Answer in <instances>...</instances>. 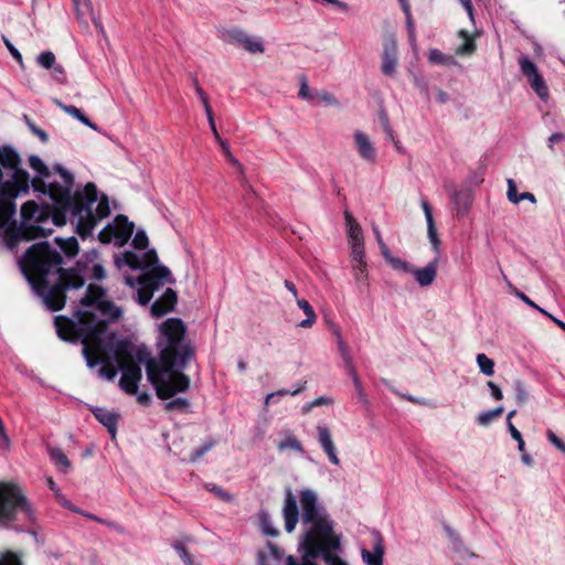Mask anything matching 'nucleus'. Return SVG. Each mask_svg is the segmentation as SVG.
<instances>
[{
  "mask_svg": "<svg viewBox=\"0 0 565 565\" xmlns=\"http://www.w3.org/2000/svg\"><path fill=\"white\" fill-rule=\"evenodd\" d=\"M451 200L454 204L456 205L458 215L465 214L472 202V194L469 190H456L451 194Z\"/></svg>",
  "mask_w": 565,
  "mask_h": 565,
  "instance_id": "26",
  "label": "nucleus"
},
{
  "mask_svg": "<svg viewBox=\"0 0 565 565\" xmlns=\"http://www.w3.org/2000/svg\"><path fill=\"white\" fill-rule=\"evenodd\" d=\"M384 544L382 537H377L373 552H370L365 548L362 550L361 555L362 559L366 565H383V556H384Z\"/></svg>",
  "mask_w": 565,
  "mask_h": 565,
  "instance_id": "24",
  "label": "nucleus"
},
{
  "mask_svg": "<svg viewBox=\"0 0 565 565\" xmlns=\"http://www.w3.org/2000/svg\"><path fill=\"white\" fill-rule=\"evenodd\" d=\"M148 245H149V239H148L146 232L138 231L132 239V246L136 249L143 250V249L148 248Z\"/></svg>",
  "mask_w": 565,
  "mask_h": 565,
  "instance_id": "59",
  "label": "nucleus"
},
{
  "mask_svg": "<svg viewBox=\"0 0 565 565\" xmlns=\"http://www.w3.org/2000/svg\"><path fill=\"white\" fill-rule=\"evenodd\" d=\"M477 363L480 371L487 375L491 376L494 373V362L490 358H488L484 353H479L477 355Z\"/></svg>",
  "mask_w": 565,
  "mask_h": 565,
  "instance_id": "41",
  "label": "nucleus"
},
{
  "mask_svg": "<svg viewBox=\"0 0 565 565\" xmlns=\"http://www.w3.org/2000/svg\"><path fill=\"white\" fill-rule=\"evenodd\" d=\"M44 178L45 177H41L39 174V177H35L32 180L29 179V185L31 184L35 192L46 194L49 184L45 183V181L43 180Z\"/></svg>",
  "mask_w": 565,
  "mask_h": 565,
  "instance_id": "64",
  "label": "nucleus"
},
{
  "mask_svg": "<svg viewBox=\"0 0 565 565\" xmlns=\"http://www.w3.org/2000/svg\"><path fill=\"white\" fill-rule=\"evenodd\" d=\"M26 125L30 131L36 136L43 143L49 142V135L41 128H39L28 116H24Z\"/></svg>",
  "mask_w": 565,
  "mask_h": 565,
  "instance_id": "58",
  "label": "nucleus"
},
{
  "mask_svg": "<svg viewBox=\"0 0 565 565\" xmlns=\"http://www.w3.org/2000/svg\"><path fill=\"white\" fill-rule=\"evenodd\" d=\"M74 319L56 316L54 324L58 338L66 342L83 344V355L89 367H95L102 359V337L107 330V322L87 310H75Z\"/></svg>",
  "mask_w": 565,
  "mask_h": 565,
  "instance_id": "3",
  "label": "nucleus"
},
{
  "mask_svg": "<svg viewBox=\"0 0 565 565\" xmlns=\"http://www.w3.org/2000/svg\"><path fill=\"white\" fill-rule=\"evenodd\" d=\"M110 214V207L108 203V199L106 195H103L98 202L96 207L97 221L107 217Z\"/></svg>",
  "mask_w": 565,
  "mask_h": 565,
  "instance_id": "57",
  "label": "nucleus"
},
{
  "mask_svg": "<svg viewBox=\"0 0 565 565\" xmlns=\"http://www.w3.org/2000/svg\"><path fill=\"white\" fill-rule=\"evenodd\" d=\"M339 547L340 537L335 534L302 548V555L313 562L316 558L322 557L328 565H347V563L335 554Z\"/></svg>",
  "mask_w": 565,
  "mask_h": 565,
  "instance_id": "8",
  "label": "nucleus"
},
{
  "mask_svg": "<svg viewBox=\"0 0 565 565\" xmlns=\"http://www.w3.org/2000/svg\"><path fill=\"white\" fill-rule=\"evenodd\" d=\"M458 35L463 40V43L457 47L456 54L465 56L475 53L477 45L470 33L467 30L461 29L459 30Z\"/></svg>",
  "mask_w": 565,
  "mask_h": 565,
  "instance_id": "29",
  "label": "nucleus"
},
{
  "mask_svg": "<svg viewBox=\"0 0 565 565\" xmlns=\"http://www.w3.org/2000/svg\"><path fill=\"white\" fill-rule=\"evenodd\" d=\"M125 263L131 268V269H139L142 268V263L137 254L134 252H125L124 254Z\"/></svg>",
  "mask_w": 565,
  "mask_h": 565,
  "instance_id": "63",
  "label": "nucleus"
},
{
  "mask_svg": "<svg viewBox=\"0 0 565 565\" xmlns=\"http://www.w3.org/2000/svg\"><path fill=\"white\" fill-rule=\"evenodd\" d=\"M353 275L359 284H366L367 281V270H366V262L360 264L352 265Z\"/></svg>",
  "mask_w": 565,
  "mask_h": 565,
  "instance_id": "52",
  "label": "nucleus"
},
{
  "mask_svg": "<svg viewBox=\"0 0 565 565\" xmlns=\"http://www.w3.org/2000/svg\"><path fill=\"white\" fill-rule=\"evenodd\" d=\"M55 105L57 107H60L64 113H66L67 115L76 118L77 120H79L82 124H84L85 126L89 127L90 129L97 131L98 130V127L96 124H94L79 108H77L76 106L74 105H66V104H63L62 102L55 99L54 100Z\"/></svg>",
  "mask_w": 565,
  "mask_h": 565,
  "instance_id": "25",
  "label": "nucleus"
},
{
  "mask_svg": "<svg viewBox=\"0 0 565 565\" xmlns=\"http://www.w3.org/2000/svg\"><path fill=\"white\" fill-rule=\"evenodd\" d=\"M75 11L79 20H83L86 15H92V4L89 0H73Z\"/></svg>",
  "mask_w": 565,
  "mask_h": 565,
  "instance_id": "48",
  "label": "nucleus"
},
{
  "mask_svg": "<svg viewBox=\"0 0 565 565\" xmlns=\"http://www.w3.org/2000/svg\"><path fill=\"white\" fill-rule=\"evenodd\" d=\"M503 279L508 282L509 287L512 289L513 294L519 298L521 299L524 303H526L527 306L539 310L541 313H543L544 316L547 315V311H545L544 309H542L541 307H539L534 301H532L524 292L520 291L519 289H516L514 286H512V284L508 280L507 276L503 275Z\"/></svg>",
  "mask_w": 565,
  "mask_h": 565,
  "instance_id": "46",
  "label": "nucleus"
},
{
  "mask_svg": "<svg viewBox=\"0 0 565 565\" xmlns=\"http://www.w3.org/2000/svg\"><path fill=\"white\" fill-rule=\"evenodd\" d=\"M339 348H340V351H341V354H342V358L345 362V366L348 369V372L349 374L352 376V380H353V383H354V386L358 388V390H361V381L356 374V371L354 369V365L352 363V359L351 356L349 355L348 353V350L345 348V345L343 344V342H340L339 343Z\"/></svg>",
  "mask_w": 565,
  "mask_h": 565,
  "instance_id": "36",
  "label": "nucleus"
},
{
  "mask_svg": "<svg viewBox=\"0 0 565 565\" xmlns=\"http://www.w3.org/2000/svg\"><path fill=\"white\" fill-rule=\"evenodd\" d=\"M351 249H352L351 257H352L353 264L365 263V260H364V256H365L364 243H353V244H351Z\"/></svg>",
  "mask_w": 565,
  "mask_h": 565,
  "instance_id": "51",
  "label": "nucleus"
},
{
  "mask_svg": "<svg viewBox=\"0 0 565 565\" xmlns=\"http://www.w3.org/2000/svg\"><path fill=\"white\" fill-rule=\"evenodd\" d=\"M92 413L95 416V418L107 428L108 433L111 435V438L115 439L117 434L119 414L110 412L103 407H95L92 409Z\"/></svg>",
  "mask_w": 565,
  "mask_h": 565,
  "instance_id": "16",
  "label": "nucleus"
},
{
  "mask_svg": "<svg viewBox=\"0 0 565 565\" xmlns=\"http://www.w3.org/2000/svg\"><path fill=\"white\" fill-rule=\"evenodd\" d=\"M379 247H380L382 256L384 257V259L390 264V266L394 270L401 271V270H409L411 269L409 263L399 257L393 256L385 243L379 245Z\"/></svg>",
  "mask_w": 565,
  "mask_h": 565,
  "instance_id": "28",
  "label": "nucleus"
},
{
  "mask_svg": "<svg viewBox=\"0 0 565 565\" xmlns=\"http://www.w3.org/2000/svg\"><path fill=\"white\" fill-rule=\"evenodd\" d=\"M298 79L300 83L298 96L307 102H313L315 96L309 88L307 76L305 74H301Z\"/></svg>",
  "mask_w": 565,
  "mask_h": 565,
  "instance_id": "49",
  "label": "nucleus"
},
{
  "mask_svg": "<svg viewBox=\"0 0 565 565\" xmlns=\"http://www.w3.org/2000/svg\"><path fill=\"white\" fill-rule=\"evenodd\" d=\"M50 459L62 471L67 472L72 468V463L64 451L60 448L49 447Z\"/></svg>",
  "mask_w": 565,
  "mask_h": 565,
  "instance_id": "32",
  "label": "nucleus"
},
{
  "mask_svg": "<svg viewBox=\"0 0 565 565\" xmlns=\"http://www.w3.org/2000/svg\"><path fill=\"white\" fill-rule=\"evenodd\" d=\"M55 205H73V215H79L86 207L84 200L86 199L84 190L72 194V188L62 185L58 182L49 184L47 193Z\"/></svg>",
  "mask_w": 565,
  "mask_h": 565,
  "instance_id": "10",
  "label": "nucleus"
},
{
  "mask_svg": "<svg viewBox=\"0 0 565 565\" xmlns=\"http://www.w3.org/2000/svg\"><path fill=\"white\" fill-rule=\"evenodd\" d=\"M137 282L139 285H145L146 287L151 289L153 292L156 290H158L163 285V282L158 280L153 276V274H151L150 271H147L143 275L139 276L138 279H137Z\"/></svg>",
  "mask_w": 565,
  "mask_h": 565,
  "instance_id": "42",
  "label": "nucleus"
},
{
  "mask_svg": "<svg viewBox=\"0 0 565 565\" xmlns=\"http://www.w3.org/2000/svg\"><path fill=\"white\" fill-rule=\"evenodd\" d=\"M438 257L428 263L423 268H417L409 263V270H401L402 273H409L414 276L415 280L420 287L430 286L437 277Z\"/></svg>",
  "mask_w": 565,
  "mask_h": 565,
  "instance_id": "13",
  "label": "nucleus"
},
{
  "mask_svg": "<svg viewBox=\"0 0 565 565\" xmlns=\"http://www.w3.org/2000/svg\"><path fill=\"white\" fill-rule=\"evenodd\" d=\"M220 39L224 43L236 44L252 54L264 52L263 43L258 39L250 36L245 31L238 28L222 31L220 34Z\"/></svg>",
  "mask_w": 565,
  "mask_h": 565,
  "instance_id": "11",
  "label": "nucleus"
},
{
  "mask_svg": "<svg viewBox=\"0 0 565 565\" xmlns=\"http://www.w3.org/2000/svg\"><path fill=\"white\" fill-rule=\"evenodd\" d=\"M427 234L433 249L435 250L436 254H439L441 242L438 236L435 221L427 223Z\"/></svg>",
  "mask_w": 565,
  "mask_h": 565,
  "instance_id": "47",
  "label": "nucleus"
},
{
  "mask_svg": "<svg viewBox=\"0 0 565 565\" xmlns=\"http://www.w3.org/2000/svg\"><path fill=\"white\" fill-rule=\"evenodd\" d=\"M114 237H116V231L111 224H108L98 233V241L103 244H109Z\"/></svg>",
  "mask_w": 565,
  "mask_h": 565,
  "instance_id": "60",
  "label": "nucleus"
},
{
  "mask_svg": "<svg viewBox=\"0 0 565 565\" xmlns=\"http://www.w3.org/2000/svg\"><path fill=\"white\" fill-rule=\"evenodd\" d=\"M513 390L516 404L520 406L524 405L529 401V392L525 383L521 380H515Z\"/></svg>",
  "mask_w": 565,
  "mask_h": 565,
  "instance_id": "39",
  "label": "nucleus"
},
{
  "mask_svg": "<svg viewBox=\"0 0 565 565\" xmlns=\"http://www.w3.org/2000/svg\"><path fill=\"white\" fill-rule=\"evenodd\" d=\"M503 407L502 406H498L493 409H490V411H487V412H483L481 414H479L478 418H477V422L479 425L481 426H488L491 424V422L498 417H500L502 414H503Z\"/></svg>",
  "mask_w": 565,
  "mask_h": 565,
  "instance_id": "40",
  "label": "nucleus"
},
{
  "mask_svg": "<svg viewBox=\"0 0 565 565\" xmlns=\"http://www.w3.org/2000/svg\"><path fill=\"white\" fill-rule=\"evenodd\" d=\"M73 215V205H52L51 220L56 226H64L66 224L67 213Z\"/></svg>",
  "mask_w": 565,
  "mask_h": 565,
  "instance_id": "33",
  "label": "nucleus"
},
{
  "mask_svg": "<svg viewBox=\"0 0 565 565\" xmlns=\"http://www.w3.org/2000/svg\"><path fill=\"white\" fill-rule=\"evenodd\" d=\"M190 406V402L188 398L184 397H177L174 399H171L164 405L166 411L172 412V411H180L183 412Z\"/></svg>",
  "mask_w": 565,
  "mask_h": 565,
  "instance_id": "50",
  "label": "nucleus"
},
{
  "mask_svg": "<svg viewBox=\"0 0 565 565\" xmlns=\"http://www.w3.org/2000/svg\"><path fill=\"white\" fill-rule=\"evenodd\" d=\"M296 301H297L298 307L300 309H302L305 315L307 316V318L305 320L297 322L296 326L300 327V328H311L317 320V315H316L312 306L306 299L297 298Z\"/></svg>",
  "mask_w": 565,
  "mask_h": 565,
  "instance_id": "30",
  "label": "nucleus"
},
{
  "mask_svg": "<svg viewBox=\"0 0 565 565\" xmlns=\"http://www.w3.org/2000/svg\"><path fill=\"white\" fill-rule=\"evenodd\" d=\"M0 565H23V563L17 553L7 551L0 554Z\"/></svg>",
  "mask_w": 565,
  "mask_h": 565,
  "instance_id": "53",
  "label": "nucleus"
},
{
  "mask_svg": "<svg viewBox=\"0 0 565 565\" xmlns=\"http://www.w3.org/2000/svg\"><path fill=\"white\" fill-rule=\"evenodd\" d=\"M515 415H516V411H511L508 414V418H507L508 429L510 431L511 437L518 443L519 451L524 452L525 443L523 440V437H522L521 433L516 429V427L511 423V418L514 417Z\"/></svg>",
  "mask_w": 565,
  "mask_h": 565,
  "instance_id": "38",
  "label": "nucleus"
},
{
  "mask_svg": "<svg viewBox=\"0 0 565 565\" xmlns=\"http://www.w3.org/2000/svg\"><path fill=\"white\" fill-rule=\"evenodd\" d=\"M178 302V295L172 288H167L166 291L159 297L150 308L151 315L156 318L163 317L164 315L174 310Z\"/></svg>",
  "mask_w": 565,
  "mask_h": 565,
  "instance_id": "14",
  "label": "nucleus"
},
{
  "mask_svg": "<svg viewBox=\"0 0 565 565\" xmlns=\"http://www.w3.org/2000/svg\"><path fill=\"white\" fill-rule=\"evenodd\" d=\"M103 316L109 317L111 320H118L122 311L113 301L106 300L105 298L96 306Z\"/></svg>",
  "mask_w": 565,
  "mask_h": 565,
  "instance_id": "34",
  "label": "nucleus"
},
{
  "mask_svg": "<svg viewBox=\"0 0 565 565\" xmlns=\"http://www.w3.org/2000/svg\"><path fill=\"white\" fill-rule=\"evenodd\" d=\"M61 254L49 242L31 245L19 259V267L34 292L51 311L65 307L67 294L85 286L83 271L86 263L78 260L64 268Z\"/></svg>",
  "mask_w": 565,
  "mask_h": 565,
  "instance_id": "1",
  "label": "nucleus"
},
{
  "mask_svg": "<svg viewBox=\"0 0 565 565\" xmlns=\"http://www.w3.org/2000/svg\"><path fill=\"white\" fill-rule=\"evenodd\" d=\"M318 441L322 447L323 451L327 454L329 460L333 465H339L340 460L337 456V450L334 443L332 440V435L330 429L327 426H318Z\"/></svg>",
  "mask_w": 565,
  "mask_h": 565,
  "instance_id": "18",
  "label": "nucleus"
},
{
  "mask_svg": "<svg viewBox=\"0 0 565 565\" xmlns=\"http://www.w3.org/2000/svg\"><path fill=\"white\" fill-rule=\"evenodd\" d=\"M122 373H126L128 377L139 383L142 376L141 367L138 363H134L124 367H120Z\"/></svg>",
  "mask_w": 565,
  "mask_h": 565,
  "instance_id": "56",
  "label": "nucleus"
},
{
  "mask_svg": "<svg viewBox=\"0 0 565 565\" xmlns=\"http://www.w3.org/2000/svg\"><path fill=\"white\" fill-rule=\"evenodd\" d=\"M106 289L96 284H89L84 296L79 299L82 307H96L105 297Z\"/></svg>",
  "mask_w": 565,
  "mask_h": 565,
  "instance_id": "22",
  "label": "nucleus"
},
{
  "mask_svg": "<svg viewBox=\"0 0 565 565\" xmlns=\"http://www.w3.org/2000/svg\"><path fill=\"white\" fill-rule=\"evenodd\" d=\"M354 140L360 157L369 162H375L376 151L367 136L362 131H356L354 134Z\"/></svg>",
  "mask_w": 565,
  "mask_h": 565,
  "instance_id": "21",
  "label": "nucleus"
},
{
  "mask_svg": "<svg viewBox=\"0 0 565 565\" xmlns=\"http://www.w3.org/2000/svg\"><path fill=\"white\" fill-rule=\"evenodd\" d=\"M20 154L8 145L0 146V212L12 213V199L29 192V172L21 167Z\"/></svg>",
  "mask_w": 565,
  "mask_h": 565,
  "instance_id": "6",
  "label": "nucleus"
},
{
  "mask_svg": "<svg viewBox=\"0 0 565 565\" xmlns=\"http://www.w3.org/2000/svg\"><path fill=\"white\" fill-rule=\"evenodd\" d=\"M397 64V44L395 40L391 39L384 43L381 71L386 76H394Z\"/></svg>",
  "mask_w": 565,
  "mask_h": 565,
  "instance_id": "15",
  "label": "nucleus"
},
{
  "mask_svg": "<svg viewBox=\"0 0 565 565\" xmlns=\"http://www.w3.org/2000/svg\"><path fill=\"white\" fill-rule=\"evenodd\" d=\"M520 67L522 74L527 78L532 89L537 94L541 99L548 97V87L544 78L539 73L536 65L527 57L520 60Z\"/></svg>",
  "mask_w": 565,
  "mask_h": 565,
  "instance_id": "12",
  "label": "nucleus"
},
{
  "mask_svg": "<svg viewBox=\"0 0 565 565\" xmlns=\"http://www.w3.org/2000/svg\"><path fill=\"white\" fill-rule=\"evenodd\" d=\"M137 296H138V302L141 306H146L152 299L153 291L151 289H149L148 287H146L145 285H140V288L137 291Z\"/></svg>",
  "mask_w": 565,
  "mask_h": 565,
  "instance_id": "61",
  "label": "nucleus"
},
{
  "mask_svg": "<svg viewBox=\"0 0 565 565\" xmlns=\"http://www.w3.org/2000/svg\"><path fill=\"white\" fill-rule=\"evenodd\" d=\"M259 519V529L264 535L277 537L279 535V531L271 525L270 518L267 512L262 511L258 515Z\"/></svg>",
  "mask_w": 565,
  "mask_h": 565,
  "instance_id": "37",
  "label": "nucleus"
},
{
  "mask_svg": "<svg viewBox=\"0 0 565 565\" xmlns=\"http://www.w3.org/2000/svg\"><path fill=\"white\" fill-rule=\"evenodd\" d=\"M29 166L36 171L41 177H50V169L43 162V160L36 156L32 154L29 157Z\"/></svg>",
  "mask_w": 565,
  "mask_h": 565,
  "instance_id": "43",
  "label": "nucleus"
},
{
  "mask_svg": "<svg viewBox=\"0 0 565 565\" xmlns=\"http://www.w3.org/2000/svg\"><path fill=\"white\" fill-rule=\"evenodd\" d=\"M54 242L67 257H75L79 252L78 242L74 236L68 238L55 237Z\"/></svg>",
  "mask_w": 565,
  "mask_h": 565,
  "instance_id": "31",
  "label": "nucleus"
},
{
  "mask_svg": "<svg viewBox=\"0 0 565 565\" xmlns=\"http://www.w3.org/2000/svg\"><path fill=\"white\" fill-rule=\"evenodd\" d=\"M138 382L131 380L128 377L126 373L121 374V377L119 380V386L120 388L128 395H135L138 392Z\"/></svg>",
  "mask_w": 565,
  "mask_h": 565,
  "instance_id": "45",
  "label": "nucleus"
},
{
  "mask_svg": "<svg viewBox=\"0 0 565 565\" xmlns=\"http://www.w3.org/2000/svg\"><path fill=\"white\" fill-rule=\"evenodd\" d=\"M20 194L12 199V213L3 215L0 212V231L6 247L14 252L21 242H30L36 238L47 237L52 234V228L42 226L52 215V205H39L35 201H28L21 206V222L13 218L17 212L15 200Z\"/></svg>",
  "mask_w": 565,
  "mask_h": 565,
  "instance_id": "4",
  "label": "nucleus"
},
{
  "mask_svg": "<svg viewBox=\"0 0 565 565\" xmlns=\"http://www.w3.org/2000/svg\"><path fill=\"white\" fill-rule=\"evenodd\" d=\"M114 355L119 369L137 363L135 361L134 345L128 340L117 342Z\"/></svg>",
  "mask_w": 565,
  "mask_h": 565,
  "instance_id": "20",
  "label": "nucleus"
},
{
  "mask_svg": "<svg viewBox=\"0 0 565 565\" xmlns=\"http://www.w3.org/2000/svg\"><path fill=\"white\" fill-rule=\"evenodd\" d=\"M205 489L209 492L215 494L218 499H221L224 502H230L232 500V495L220 486H216L214 483H206Z\"/></svg>",
  "mask_w": 565,
  "mask_h": 565,
  "instance_id": "55",
  "label": "nucleus"
},
{
  "mask_svg": "<svg viewBox=\"0 0 565 565\" xmlns=\"http://www.w3.org/2000/svg\"><path fill=\"white\" fill-rule=\"evenodd\" d=\"M38 63L45 70H51L55 63V55L51 51L42 52L38 56Z\"/></svg>",
  "mask_w": 565,
  "mask_h": 565,
  "instance_id": "54",
  "label": "nucleus"
},
{
  "mask_svg": "<svg viewBox=\"0 0 565 565\" xmlns=\"http://www.w3.org/2000/svg\"><path fill=\"white\" fill-rule=\"evenodd\" d=\"M160 331L167 344L160 351L159 360L150 359L147 362V377L158 398L168 401L189 390L190 377L182 371L194 356V349L184 341L186 328L181 319H167Z\"/></svg>",
  "mask_w": 565,
  "mask_h": 565,
  "instance_id": "2",
  "label": "nucleus"
},
{
  "mask_svg": "<svg viewBox=\"0 0 565 565\" xmlns=\"http://www.w3.org/2000/svg\"><path fill=\"white\" fill-rule=\"evenodd\" d=\"M300 504L302 509L301 519L306 524H311L305 533L300 543L301 550L316 544L326 537L335 535L332 521L326 513H321L317 502V495L311 490H303L300 493Z\"/></svg>",
  "mask_w": 565,
  "mask_h": 565,
  "instance_id": "7",
  "label": "nucleus"
},
{
  "mask_svg": "<svg viewBox=\"0 0 565 565\" xmlns=\"http://www.w3.org/2000/svg\"><path fill=\"white\" fill-rule=\"evenodd\" d=\"M113 227L116 231V237L125 243L131 237L135 224L126 215L118 214L114 218Z\"/></svg>",
  "mask_w": 565,
  "mask_h": 565,
  "instance_id": "23",
  "label": "nucleus"
},
{
  "mask_svg": "<svg viewBox=\"0 0 565 565\" xmlns=\"http://www.w3.org/2000/svg\"><path fill=\"white\" fill-rule=\"evenodd\" d=\"M281 559L280 547L271 542H267L266 546L257 553L258 565H281Z\"/></svg>",
  "mask_w": 565,
  "mask_h": 565,
  "instance_id": "17",
  "label": "nucleus"
},
{
  "mask_svg": "<svg viewBox=\"0 0 565 565\" xmlns=\"http://www.w3.org/2000/svg\"><path fill=\"white\" fill-rule=\"evenodd\" d=\"M102 363L103 365L98 370V374L100 377H105L109 381H113L117 375V367L109 361V359L105 355L104 349L102 348Z\"/></svg>",
  "mask_w": 565,
  "mask_h": 565,
  "instance_id": "35",
  "label": "nucleus"
},
{
  "mask_svg": "<svg viewBox=\"0 0 565 565\" xmlns=\"http://www.w3.org/2000/svg\"><path fill=\"white\" fill-rule=\"evenodd\" d=\"M149 271L153 274V276L162 282H174L170 269L163 265H157L152 267Z\"/></svg>",
  "mask_w": 565,
  "mask_h": 565,
  "instance_id": "44",
  "label": "nucleus"
},
{
  "mask_svg": "<svg viewBox=\"0 0 565 565\" xmlns=\"http://www.w3.org/2000/svg\"><path fill=\"white\" fill-rule=\"evenodd\" d=\"M35 521V509L22 488L12 481H0V526L25 532Z\"/></svg>",
  "mask_w": 565,
  "mask_h": 565,
  "instance_id": "5",
  "label": "nucleus"
},
{
  "mask_svg": "<svg viewBox=\"0 0 565 565\" xmlns=\"http://www.w3.org/2000/svg\"><path fill=\"white\" fill-rule=\"evenodd\" d=\"M299 521V511L295 497L287 492L285 498V530L291 533Z\"/></svg>",
  "mask_w": 565,
  "mask_h": 565,
  "instance_id": "19",
  "label": "nucleus"
},
{
  "mask_svg": "<svg viewBox=\"0 0 565 565\" xmlns=\"http://www.w3.org/2000/svg\"><path fill=\"white\" fill-rule=\"evenodd\" d=\"M86 199L84 200L85 206L83 212L77 215L78 221L76 224V233L82 239H86L92 235L94 227L97 224V218L92 212V205L97 201L98 193L97 186L93 182H88L84 186Z\"/></svg>",
  "mask_w": 565,
  "mask_h": 565,
  "instance_id": "9",
  "label": "nucleus"
},
{
  "mask_svg": "<svg viewBox=\"0 0 565 565\" xmlns=\"http://www.w3.org/2000/svg\"><path fill=\"white\" fill-rule=\"evenodd\" d=\"M315 100L319 99L328 105L337 106L339 104L335 96L327 90H317L315 94Z\"/></svg>",
  "mask_w": 565,
  "mask_h": 565,
  "instance_id": "62",
  "label": "nucleus"
},
{
  "mask_svg": "<svg viewBox=\"0 0 565 565\" xmlns=\"http://www.w3.org/2000/svg\"><path fill=\"white\" fill-rule=\"evenodd\" d=\"M344 216L347 221L350 244L364 243V237L360 224L355 221L349 211H345Z\"/></svg>",
  "mask_w": 565,
  "mask_h": 565,
  "instance_id": "27",
  "label": "nucleus"
}]
</instances>
